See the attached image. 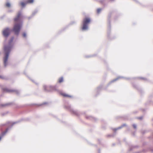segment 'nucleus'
Masks as SVG:
<instances>
[{
    "label": "nucleus",
    "instance_id": "obj_5",
    "mask_svg": "<svg viewBox=\"0 0 153 153\" xmlns=\"http://www.w3.org/2000/svg\"><path fill=\"white\" fill-rule=\"evenodd\" d=\"M12 30L8 28L4 29L3 31V34L5 37H7L10 35Z\"/></svg>",
    "mask_w": 153,
    "mask_h": 153
},
{
    "label": "nucleus",
    "instance_id": "obj_17",
    "mask_svg": "<svg viewBox=\"0 0 153 153\" xmlns=\"http://www.w3.org/2000/svg\"><path fill=\"white\" fill-rule=\"evenodd\" d=\"M133 127L135 128V129H136L137 128V126L136 125V124H134L133 125Z\"/></svg>",
    "mask_w": 153,
    "mask_h": 153
},
{
    "label": "nucleus",
    "instance_id": "obj_2",
    "mask_svg": "<svg viewBox=\"0 0 153 153\" xmlns=\"http://www.w3.org/2000/svg\"><path fill=\"white\" fill-rule=\"evenodd\" d=\"M13 39L14 37H12L9 42L8 46L4 45V51L5 53V55L4 59V62L5 67H6L7 65V61L9 53L12 48V43Z\"/></svg>",
    "mask_w": 153,
    "mask_h": 153
},
{
    "label": "nucleus",
    "instance_id": "obj_23",
    "mask_svg": "<svg viewBox=\"0 0 153 153\" xmlns=\"http://www.w3.org/2000/svg\"><path fill=\"white\" fill-rule=\"evenodd\" d=\"M66 108H68V109H69V108H70V106H68V107H66Z\"/></svg>",
    "mask_w": 153,
    "mask_h": 153
},
{
    "label": "nucleus",
    "instance_id": "obj_11",
    "mask_svg": "<svg viewBox=\"0 0 153 153\" xmlns=\"http://www.w3.org/2000/svg\"><path fill=\"white\" fill-rule=\"evenodd\" d=\"M63 81V77H61V78H60L59 79V83H61V82H62Z\"/></svg>",
    "mask_w": 153,
    "mask_h": 153
},
{
    "label": "nucleus",
    "instance_id": "obj_27",
    "mask_svg": "<svg viewBox=\"0 0 153 153\" xmlns=\"http://www.w3.org/2000/svg\"><path fill=\"white\" fill-rule=\"evenodd\" d=\"M102 1H100V2H101V3H102Z\"/></svg>",
    "mask_w": 153,
    "mask_h": 153
},
{
    "label": "nucleus",
    "instance_id": "obj_21",
    "mask_svg": "<svg viewBox=\"0 0 153 153\" xmlns=\"http://www.w3.org/2000/svg\"><path fill=\"white\" fill-rule=\"evenodd\" d=\"M0 78H1V79H3V76H0Z\"/></svg>",
    "mask_w": 153,
    "mask_h": 153
},
{
    "label": "nucleus",
    "instance_id": "obj_15",
    "mask_svg": "<svg viewBox=\"0 0 153 153\" xmlns=\"http://www.w3.org/2000/svg\"><path fill=\"white\" fill-rule=\"evenodd\" d=\"M23 36L24 37H25V38L26 37V33H24L23 34Z\"/></svg>",
    "mask_w": 153,
    "mask_h": 153
},
{
    "label": "nucleus",
    "instance_id": "obj_3",
    "mask_svg": "<svg viewBox=\"0 0 153 153\" xmlns=\"http://www.w3.org/2000/svg\"><path fill=\"white\" fill-rule=\"evenodd\" d=\"M90 22V19L89 18H85L83 20V27L82 28V30H86L88 29V25Z\"/></svg>",
    "mask_w": 153,
    "mask_h": 153
},
{
    "label": "nucleus",
    "instance_id": "obj_7",
    "mask_svg": "<svg viewBox=\"0 0 153 153\" xmlns=\"http://www.w3.org/2000/svg\"><path fill=\"white\" fill-rule=\"evenodd\" d=\"M8 130V128H7L5 131L1 133V137H0V140H1V138L7 132Z\"/></svg>",
    "mask_w": 153,
    "mask_h": 153
},
{
    "label": "nucleus",
    "instance_id": "obj_10",
    "mask_svg": "<svg viewBox=\"0 0 153 153\" xmlns=\"http://www.w3.org/2000/svg\"><path fill=\"white\" fill-rule=\"evenodd\" d=\"M34 0H28L27 1H26V3H31L33 2Z\"/></svg>",
    "mask_w": 153,
    "mask_h": 153
},
{
    "label": "nucleus",
    "instance_id": "obj_28",
    "mask_svg": "<svg viewBox=\"0 0 153 153\" xmlns=\"http://www.w3.org/2000/svg\"><path fill=\"white\" fill-rule=\"evenodd\" d=\"M9 123V124H12V123Z\"/></svg>",
    "mask_w": 153,
    "mask_h": 153
},
{
    "label": "nucleus",
    "instance_id": "obj_26",
    "mask_svg": "<svg viewBox=\"0 0 153 153\" xmlns=\"http://www.w3.org/2000/svg\"><path fill=\"white\" fill-rule=\"evenodd\" d=\"M7 105V104L5 105H3V106H6V105Z\"/></svg>",
    "mask_w": 153,
    "mask_h": 153
},
{
    "label": "nucleus",
    "instance_id": "obj_14",
    "mask_svg": "<svg viewBox=\"0 0 153 153\" xmlns=\"http://www.w3.org/2000/svg\"><path fill=\"white\" fill-rule=\"evenodd\" d=\"M37 12V10H35V11L33 13L32 16H33L35 15V14Z\"/></svg>",
    "mask_w": 153,
    "mask_h": 153
},
{
    "label": "nucleus",
    "instance_id": "obj_9",
    "mask_svg": "<svg viewBox=\"0 0 153 153\" xmlns=\"http://www.w3.org/2000/svg\"><path fill=\"white\" fill-rule=\"evenodd\" d=\"M27 4V3H26V1H25V2H21V4L22 7H25L26 5Z\"/></svg>",
    "mask_w": 153,
    "mask_h": 153
},
{
    "label": "nucleus",
    "instance_id": "obj_4",
    "mask_svg": "<svg viewBox=\"0 0 153 153\" xmlns=\"http://www.w3.org/2000/svg\"><path fill=\"white\" fill-rule=\"evenodd\" d=\"M43 87L44 90L46 91H52L53 90H56V86H47L46 85H44Z\"/></svg>",
    "mask_w": 153,
    "mask_h": 153
},
{
    "label": "nucleus",
    "instance_id": "obj_12",
    "mask_svg": "<svg viewBox=\"0 0 153 153\" xmlns=\"http://www.w3.org/2000/svg\"><path fill=\"white\" fill-rule=\"evenodd\" d=\"M102 10V9L100 8H98L97 10V13H99Z\"/></svg>",
    "mask_w": 153,
    "mask_h": 153
},
{
    "label": "nucleus",
    "instance_id": "obj_13",
    "mask_svg": "<svg viewBox=\"0 0 153 153\" xmlns=\"http://www.w3.org/2000/svg\"><path fill=\"white\" fill-rule=\"evenodd\" d=\"M6 6L7 7H10V4L9 3L7 2L6 4Z\"/></svg>",
    "mask_w": 153,
    "mask_h": 153
},
{
    "label": "nucleus",
    "instance_id": "obj_22",
    "mask_svg": "<svg viewBox=\"0 0 153 153\" xmlns=\"http://www.w3.org/2000/svg\"><path fill=\"white\" fill-rule=\"evenodd\" d=\"M46 104V102H45L44 103H43V104H42L41 105H45V104Z\"/></svg>",
    "mask_w": 153,
    "mask_h": 153
},
{
    "label": "nucleus",
    "instance_id": "obj_1",
    "mask_svg": "<svg viewBox=\"0 0 153 153\" xmlns=\"http://www.w3.org/2000/svg\"><path fill=\"white\" fill-rule=\"evenodd\" d=\"M21 15V12H19L17 16L14 19V21L16 22H19V23H16L14 25L13 30L14 31L15 34L18 35L19 33L20 30L22 26V23L21 22L20 17Z\"/></svg>",
    "mask_w": 153,
    "mask_h": 153
},
{
    "label": "nucleus",
    "instance_id": "obj_8",
    "mask_svg": "<svg viewBox=\"0 0 153 153\" xmlns=\"http://www.w3.org/2000/svg\"><path fill=\"white\" fill-rule=\"evenodd\" d=\"M60 94L63 96L65 97H71V96H69L68 94H67L64 93H62V92H60Z\"/></svg>",
    "mask_w": 153,
    "mask_h": 153
},
{
    "label": "nucleus",
    "instance_id": "obj_29",
    "mask_svg": "<svg viewBox=\"0 0 153 153\" xmlns=\"http://www.w3.org/2000/svg\"><path fill=\"white\" fill-rule=\"evenodd\" d=\"M125 125V124H123V126H124Z\"/></svg>",
    "mask_w": 153,
    "mask_h": 153
},
{
    "label": "nucleus",
    "instance_id": "obj_19",
    "mask_svg": "<svg viewBox=\"0 0 153 153\" xmlns=\"http://www.w3.org/2000/svg\"><path fill=\"white\" fill-rule=\"evenodd\" d=\"M72 111L75 114H76V111H74L73 110H72Z\"/></svg>",
    "mask_w": 153,
    "mask_h": 153
},
{
    "label": "nucleus",
    "instance_id": "obj_20",
    "mask_svg": "<svg viewBox=\"0 0 153 153\" xmlns=\"http://www.w3.org/2000/svg\"><path fill=\"white\" fill-rule=\"evenodd\" d=\"M139 119L141 120L142 119V117H139L138 118Z\"/></svg>",
    "mask_w": 153,
    "mask_h": 153
},
{
    "label": "nucleus",
    "instance_id": "obj_25",
    "mask_svg": "<svg viewBox=\"0 0 153 153\" xmlns=\"http://www.w3.org/2000/svg\"><path fill=\"white\" fill-rule=\"evenodd\" d=\"M15 123H12V126H13L14 124H15Z\"/></svg>",
    "mask_w": 153,
    "mask_h": 153
},
{
    "label": "nucleus",
    "instance_id": "obj_24",
    "mask_svg": "<svg viewBox=\"0 0 153 153\" xmlns=\"http://www.w3.org/2000/svg\"><path fill=\"white\" fill-rule=\"evenodd\" d=\"M141 79H145V78H141Z\"/></svg>",
    "mask_w": 153,
    "mask_h": 153
},
{
    "label": "nucleus",
    "instance_id": "obj_18",
    "mask_svg": "<svg viewBox=\"0 0 153 153\" xmlns=\"http://www.w3.org/2000/svg\"><path fill=\"white\" fill-rule=\"evenodd\" d=\"M122 127L121 126L120 127H119L115 129H114V131H116L117 130L121 128H122Z\"/></svg>",
    "mask_w": 153,
    "mask_h": 153
},
{
    "label": "nucleus",
    "instance_id": "obj_16",
    "mask_svg": "<svg viewBox=\"0 0 153 153\" xmlns=\"http://www.w3.org/2000/svg\"><path fill=\"white\" fill-rule=\"evenodd\" d=\"M119 78V77H118L116 79H114V80H112L111 81V82H114V81H116Z\"/></svg>",
    "mask_w": 153,
    "mask_h": 153
},
{
    "label": "nucleus",
    "instance_id": "obj_6",
    "mask_svg": "<svg viewBox=\"0 0 153 153\" xmlns=\"http://www.w3.org/2000/svg\"><path fill=\"white\" fill-rule=\"evenodd\" d=\"M3 90L4 92H15L17 94H19V91H18L16 90H11L7 88H4L3 89Z\"/></svg>",
    "mask_w": 153,
    "mask_h": 153
}]
</instances>
